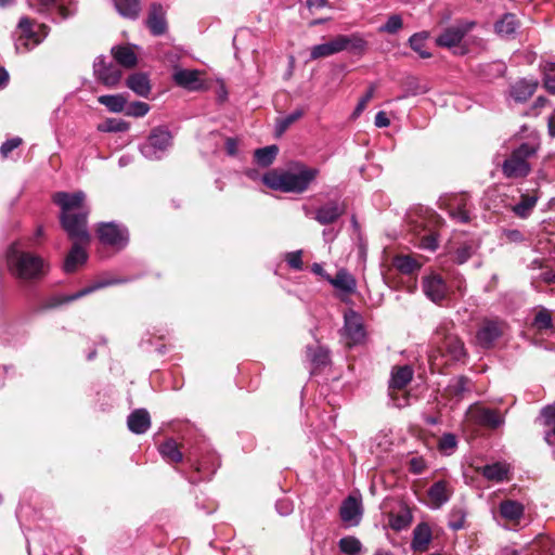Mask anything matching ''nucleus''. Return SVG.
<instances>
[{
    "label": "nucleus",
    "mask_w": 555,
    "mask_h": 555,
    "mask_svg": "<svg viewBox=\"0 0 555 555\" xmlns=\"http://www.w3.org/2000/svg\"><path fill=\"white\" fill-rule=\"evenodd\" d=\"M52 202L60 207L59 216L61 228L70 241L91 242L88 231V217L90 208L86 205V194L78 192H55Z\"/></svg>",
    "instance_id": "1"
},
{
    "label": "nucleus",
    "mask_w": 555,
    "mask_h": 555,
    "mask_svg": "<svg viewBox=\"0 0 555 555\" xmlns=\"http://www.w3.org/2000/svg\"><path fill=\"white\" fill-rule=\"evenodd\" d=\"M319 170L302 163H296L293 170H270L263 175V183L274 190L285 193H304L318 177Z\"/></svg>",
    "instance_id": "2"
},
{
    "label": "nucleus",
    "mask_w": 555,
    "mask_h": 555,
    "mask_svg": "<svg viewBox=\"0 0 555 555\" xmlns=\"http://www.w3.org/2000/svg\"><path fill=\"white\" fill-rule=\"evenodd\" d=\"M7 261L11 274L24 281H37L47 273L44 260L29 251L11 248Z\"/></svg>",
    "instance_id": "3"
},
{
    "label": "nucleus",
    "mask_w": 555,
    "mask_h": 555,
    "mask_svg": "<svg viewBox=\"0 0 555 555\" xmlns=\"http://www.w3.org/2000/svg\"><path fill=\"white\" fill-rule=\"evenodd\" d=\"M537 147L530 143H521L502 164V173L508 179H522L531 172L528 159L535 155Z\"/></svg>",
    "instance_id": "4"
},
{
    "label": "nucleus",
    "mask_w": 555,
    "mask_h": 555,
    "mask_svg": "<svg viewBox=\"0 0 555 555\" xmlns=\"http://www.w3.org/2000/svg\"><path fill=\"white\" fill-rule=\"evenodd\" d=\"M364 47L365 41L357 35H338L327 42L312 47L310 57L318 60L341 51H361Z\"/></svg>",
    "instance_id": "5"
},
{
    "label": "nucleus",
    "mask_w": 555,
    "mask_h": 555,
    "mask_svg": "<svg viewBox=\"0 0 555 555\" xmlns=\"http://www.w3.org/2000/svg\"><path fill=\"white\" fill-rule=\"evenodd\" d=\"M433 341L437 346L440 356L450 357L453 361H464L468 357L465 344L462 338L449 332L446 327H438L433 336Z\"/></svg>",
    "instance_id": "6"
},
{
    "label": "nucleus",
    "mask_w": 555,
    "mask_h": 555,
    "mask_svg": "<svg viewBox=\"0 0 555 555\" xmlns=\"http://www.w3.org/2000/svg\"><path fill=\"white\" fill-rule=\"evenodd\" d=\"M48 36V27L44 24H36L30 18L24 16L17 25V38L15 48L17 51H29L38 46Z\"/></svg>",
    "instance_id": "7"
},
{
    "label": "nucleus",
    "mask_w": 555,
    "mask_h": 555,
    "mask_svg": "<svg viewBox=\"0 0 555 555\" xmlns=\"http://www.w3.org/2000/svg\"><path fill=\"white\" fill-rule=\"evenodd\" d=\"M505 324L499 319H483L476 332V344L483 348H493L495 343L503 336Z\"/></svg>",
    "instance_id": "8"
},
{
    "label": "nucleus",
    "mask_w": 555,
    "mask_h": 555,
    "mask_svg": "<svg viewBox=\"0 0 555 555\" xmlns=\"http://www.w3.org/2000/svg\"><path fill=\"white\" fill-rule=\"evenodd\" d=\"M424 294L435 304L441 305L449 296V287L443 276L435 271L422 279Z\"/></svg>",
    "instance_id": "9"
},
{
    "label": "nucleus",
    "mask_w": 555,
    "mask_h": 555,
    "mask_svg": "<svg viewBox=\"0 0 555 555\" xmlns=\"http://www.w3.org/2000/svg\"><path fill=\"white\" fill-rule=\"evenodd\" d=\"M175 83L189 91L206 88L205 73L198 69L176 68L172 74Z\"/></svg>",
    "instance_id": "10"
},
{
    "label": "nucleus",
    "mask_w": 555,
    "mask_h": 555,
    "mask_svg": "<svg viewBox=\"0 0 555 555\" xmlns=\"http://www.w3.org/2000/svg\"><path fill=\"white\" fill-rule=\"evenodd\" d=\"M474 22L459 21L452 26L446 28L436 39L440 47L452 48L462 41V39L473 29Z\"/></svg>",
    "instance_id": "11"
},
{
    "label": "nucleus",
    "mask_w": 555,
    "mask_h": 555,
    "mask_svg": "<svg viewBox=\"0 0 555 555\" xmlns=\"http://www.w3.org/2000/svg\"><path fill=\"white\" fill-rule=\"evenodd\" d=\"M469 415L476 424L490 429H496L504 423L501 413L495 409L473 405L469 408Z\"/></svg>",
    "instance_id": "12"
},
{
    "label": "nucleus",
    "mask_w": 555,
    "mask_h": 555,
    "mask_svg": "<svg viewBox=\"0 0 555 555\" xmlns=\"http://www.w3.org/2000/svg\"><path fill=\"white\" fill-rule=\"evenodd\" d=\"M94 75L105 86H115L121 79V70L113 62H107L105 57L100 56L93 65Z\"/></svg>",
    "instance_id": "13"
},
{
    "label": "nucleus",
    "mask_w": 555,
    "mask_h": 555,
    "mask_svg": "<svg viewBox=\"0 0 555 555\" xmlns=\"http://www.w3.org/2000/svg\"><path fill=\"white\" fill-rule=\"evenodd\" d=\"M72 247L65 257L63 269L66 273H74L80 266H83L88 260V253L86 247L90 243L82 241H72Z\"/></svg>",
    "instance_id": "14"
},
{
    "label": "nucleus",
    "mask_w": 555,
    "mask_h": 555,
    "mask_svg": "<svg viewBox=\"0 0 555 555\" xmlns=\"http://www.w3.org/2000/svg\"><path fill=\"white\" fill-rule=\"evenodd\" d=\"M96 235L101 243L109 246L124 245L127 241L124 232L114 222H102L96 228Z\"/></svg>",
    "instance_id": "15"
},
{
    "label": "nucleus",
    "mask_w": 555,
    "mask_h": 555,
    "mask_svg": "<svg viewBox=\"0 0 555 555\" xmlns=\"http://www.w3.org/2000/svg\"><path fill=\"white\" fill-rule=\"evenodd\" d=\"M344 328L347 337L349 338L348 346L361 343L365 336L361 317L352 310L345 314Z\"/></svg>",
    "instance_id": "16"
},
{
    "label": "nucleus",
    "mask_w": 555,
    "mask_h": 555,
    "mask_svg": "<svg viewBox=\"0 0 555 555\" xmlns=\"http://www.w3.org/2000/svg\"><path fill=\"white\" fill-rule=\"evenodd\" d=\"M345 212V205L336 201H331L322 205L315 211L314 219L323 224L334 223Z\"/></svg>",
    "instance_id": "17"
},
{
    "label": "nucleus",
    "mask_w": 555,
    "mask_h": 555,
    "mask_svg": "<svg viewBox=\"0 0 555 555\" xmlns=\"http://www.w3.org/2000/svg\"><path fill=\"white\" fill-rule=\"evenodd\" d=\"M433 540V531L427 522H420L413 530L411 548L416 553L428 551Z\"/></svg>",
    "instance_id": "18"
},
{
    "label": "nucleus",
    "mask_w": 555,
    "mask_h": 555,
    "mask_svg": "<svg viewBox=\"0 0 555 555\" xmlns=\"http://www.w3.org/2000/svg\"><path fill=\"white\" fill-rule=\"evenodd\" d=\"M166 12L162 4L153 3L150 7L146 25L155 36L163 35L167 29Z\"/></svg>",
    "instance_id": "19"
},
{
    "label": "nucleus",
    "mask_w": 555,
    "mask_h": 555,
    "mask_svg": "<svg viewBox=\"0 0 555 555\" xmlns=\"http://www.w3.org/2000/svg\"><path fill=\"white\" fill-rule=\"evenodd\" d=\"M428 504L431 508H440L450 500L451 490L446 480H438L427 491Z\"/></svg>",
    "instance_id": "20"
},
{
    "label": "nucleus",
    "mask_w": 555,
    "mask_h": 555,
    "mask_svg": "<svg viewBox=\"0 0 555 555\" xmlns=\"http://www.w3.org/2000/svg\"><path fill=\"white\" fill-rule=\"evenodd\" d=\"M362 514L361 503L352 495L347 496L339 508V516L343 521L357 525Z\"/></svg>",
    "instance_id": "21"
},
{
    "label": "nucleus",
    "mask_w": 555,
    "mask_h": 555,
    "mask_svg": "<svg viewBox=\"0 0 555 555\" xmlns=\"http://www.w3.org/2000/svg\"><path fill=\"white\" fill-rule=\"evenodd\" d=\"M535 79H520L511 88V98L516 102H526L535 92L538 88Z\"/></svg>",
    "instance_id": "22"
},
{
    "label": "nucleus",
    "mask_w": 555,
    "mask_h": 555,
    "mask_svg": "<svg viewBox=\"0 0 555 555\" xmlns=\"http://www.w3.org/2000/svg\"><path fill=\"white\" fill-rule=\"evenodd\" d=\"M128 428L131 433L144 434L151 426V417L145 409H137L130 413L127 420Z\"/></svg>",
    "instance_id": "23"
},
{
    "label": "nucleus",
    "mask_w": 555,
    "mask_h": 555,
    "mask_svg": "<svg viewBox=\"0 0 555 555\" xmlns=\"http://www.w3.org/2000/svg\"><path fill=\"white\" fill-rule=\"evenodd\" d=\"M112 55L118 65L132 68L138 63V56L132 46H116L112 48Z\"/></svg>",
    "instance_id": "24"
},
{
    "label": "nucleus",
    "mask_w": 555,
    "mask_h": 555,
    "mask_svg": "<svg viewBox=\"0 0 555 555\" xmlns=\"http://www.w3.org/2000/svg\"><path fill=\"white\" fill-rule=\"evenodd\" d=\"M326 281H328L335 288L340 289L346 294H352L356 291V280L345 269L339 270L335 278L326 275Z\"/></svg>",
    "instance_id": "25"
},
{
    "label": "nucleus",
    "mask_w": 555,
    "mask_h": 555,
    "mask_svg": "<svg viewBox=\"0 0 555 555\" xmlns=\"http://www.w3.org/2000/svg\"><path fill=\"white\" fill-rule=\"evenodd\" d=\"M158 451L162 456L171 464H177L183 461V453L180 450L179 443L173 439L169 438L159 444Z\"/></svg>",
    "instance_id": "26"
},
{
    "label": "nucleus",
    "mask_w": 555,
    "mask_h": 555,
    "mask_svg": "<svg viewBox=\"0 0 555 555\" xmlns=\"http://www.w3.org/2000/svg\"><path fill=\"white\" fill-rule=\"evenodd\" d=\"M477 473L481 474L486 479L490 481L501 482L505 479H508V467L506 464L501 462L479 467L477 468Z\"/></svg>",
    "instance_id": "27"
},
{
    "label": "nucleus",
    "mask_w": 555,
    "mask_h": 555,
    "mask_svg": "<svg viewBox=\"0 0 555 555\" xmlns=\"http://www.w3.org/2000/svg\"><path fill=\"white\" fill-rule=\"evenodd\" d=\"M422 264L413 255H397L392 260V266L402 274H412L418 271Z\"/></svg>",
    "instance_id": "28"
},
{
    "label": "nucleus",
    "mask_w": 555,
    "mask_h": 555,
    "mask_svg": "<svg viewBox=\"0 0 555 555\" xmlns=\"http://www.w3.org/2000/svg\"><path fill=\"white\" fill-rule=\"evenodd\" d=\"M413 371L410 366H395L391 373V379L389 383V388L395 390L404 389L408 384L412 380Z\"/></svg>",
    "instance_id": "29"
},
{
    "label": "nucleus",
    "mask_w": 555,
    "mask_h": 555,
    "mask_svg": "<svg viewBox=\"0 0 555 555\" xmlns=\"http://www.w3.org/2000/svg\"><path fill=\"white\" fill-rule=\"evenodd\" d=\"M70 0H28L30 7L36 8L39 12L48 11L52 8L57 9L62 18H66L69 15V11L66 4Z\"/></svg>",
    "instance_id": "30"
},
{
    "label": "nucleus",
    "mask_w": 555,
    "mask_h": 555,
    "mask_svg": "<svg viewBox=\"0 0 555 555\" xmlns=\"http://www.w3.org/2000/svg\"><path fill=\"white\" fill-rule=\"evenodd\" d=\"M500 515L509 521H518L524 515V505L514 500H504L500 503Z\"/></svg>",
    "instance_id": "31"
},
{
    "label": "nucleus",
    "mask_w": 555,
    "mask_h": 555,
    "mask_svg": "<svg viewBox=\"0 0 555 555\" xmlns=\"http://www.w3.org/2000/svg\"><path fill=\"white\" fill-rule=\"evenodd\" d=\"M127 86L138 95L147 98L151 91V85L147 76L142 73H135L128 77Z\"/></svg>",
    "instance_id": "32"
},
{
    "label": "nucleus",
    "mask_w": 555,
    "mask_h": 555,
    "mask_svg": "<svg viewBox=\"0 0 555 555\" xmlns=\"http://www.w3.org/2000/svg\"><path fill=\"white\" fill-rule=\"evenodd\" d=\"M412 519V513L408 507L401 508L398 513H390L388 516L389 526L395 531L406 529Z\"/></svg>",
    "instance_id": "33"
},
{
    "label": "nucleus",
    "mask_w": 555,
    "mask_h": 555,
    "mask_svg": "<svg viewBox=\"0 0 555 555\" xmlns=\"http://www.w3.org/2000/svg\"><path fill=\"white\" fill-rule=\"evenodd\" d=\"M470 379L461 375L454 382L450 383L446 388V395L449 398L462 399L466 392H469Z\"/></svg>",
    "instance_id": "34"
},
{
    "label": "nucleus",
    "mask_w": 555,
    "mask_h": 555,
    "mask_svg": "<svg viewBox=\"0 0 555 555\" xmlns=\"http://www.w3.org/2000/svg\"><path fill=\"white\" fill-rule=\"evenodd\" d=\"M537 195L521 194L520 202L513 206L512 210L517 217L527 218L537 205Z\"/></svg>",
    "instance_id": "35"
},
{
    "label": "nucleus",
    "mask_w": 555,
    "mask_h": 555,
    "mask_svg": "<svg viewBox=\"0 0 555 555\" xmlns=\"http://www.w3.org/2000/svg\"><path fill=\"white\" fill-rule=\"evenodd\" d=\"M120 15L128 18H137L141 11L140 0H114Z\"/></svg>",
    "instance_id": "36"
},
{
    "label": "nucleus",
    "mask_w": 555,
    "mask_h": 555,
    "mask_svg": "<svg viewBox=\"0 0 555 555\" xmlns=\"http://www.w3.org/2000/svg\"><path fill=\"white\" fill-rule=\"evenodd\" d=\"M279 153L276 145H269L266 147L257 149L254 152L255 162L261 167L270 166Z\"/></svg>",
    "instance_id": "37"
},
{
    "label": "nucleus",
    "mask_w": 555,
    "mask_h": 555,
    "mask_svg": "<svg viewBox=\"0 0 555 555\" xmlns=\"http://www.w3.org/2000/svg\"><path fill=\"white\" fill-rule=\"evenodd\" d=\"M308 357L317 369H322L330 363V351L325 347H308Z\"/></svg>",
    "instance_id": "38"
},
{
    "label": "nucleus",
    "mask_w": 555,
    "mask_h": 555,
    "mask_svg": "<svg viewBox=\"0 0 555 555\" xmlns=\"http://www.w3.org/2000/svg\"><path fill=\"white\" fill-rule=\"evenodd\" d=\"M518 25L516 16L512 13H506L495 23V30L501 36H509L515 33Z\"/></svg>",
    "instance_id": "39"
},
{
    "label": "nucleus",
    "mask_w": 555,
    "mask_h": 555,
    "mask_svg": "<svg viewBox=\"0 0 555 555\" xmlns=\"http://www.w3.org/2000/svg\"><path fill=\"white\" fill-rule=\"evenodd\" d=\"M82 298L80 295V291L72 294V295H54L43 301L41 305L42 310H50L61 307L62 305L73 302L77 299Z\"/></svg>",
    "instance_id": "40"
},
{
    "label": "nucleus",
    "mask_w": 555,
    "mask_h": 555,
    "mask_svg": "<svg viewBox=\"0 0 555 555\" xmlns=\"http://www.w3.org/2000/svg\"><path fill=\"white\" fill-rule=\"evenodd\" d=\"M149 141L153 147L164 151L171 143V134L167 130L156 128L152 130Z\"/></svg>",
    "instance_id": "41"
},
{
    "label": "nucleus",
    "mask_w": 555,
    "mask_h": 555,
    "mask_svg": "<svg viewBox=\"0 0 555 555\" xmlns=\"http://www.w3.org/2000/svg\"><path fill=\"white\" fill-rule=\"evenodd\" d=\"M305 115L302 108H297L292 114L276 118L275 135L281 137L293 124L299 120Z\"/></svg>",
    "instance_id": "42"
},
{
    "label": "nucleus",
    "mask_w": 555,
    "mask_h": 555,
    "mask_svg": "<svg viewBox=\"0 0 555 555\" xmlns=\"http://www.w3.org/2000/svg\"><path fill=\"white\" fill-rule=\"evenodd\" d=\"M467 512L461 506H454L449 513L448 526L453 531L465 528Z\"/></svg>",
    "instance_id": "43"
},
{
    "label": "nucleus",
    "mask_w": 555,
    "mask_h": 555,
    "mask_svg": "<svg viewBox=\"0 0 555 555\" xmlns=\"http://www.w3.org/2000/svg\"><path fill=\"white\" fill-rule=\"evenodd\" d=\"M129 127V122L122 119L106 118L102 122L98 124L96 129L101 132H125Z\"/></svg>",
    "instance_id": "44"
},
{
    "label": "nucleus",
    "mask_w": 555,
    "mask_h": 555,
    "mask_svg": "<svg viewBox=\"0 0 555 555\" xmlns=\"http://www.w3.org/2000/svg\"><path fill=\"white\" fill-rule=\"evenodd\" d=\"M531 326L540 333L545 330L552 328L553 321H552L551 312L545 308H541L535 313L533 321L531 323Z\"/></svg>",
    "instance_id": "45"
},
{
    "label": "nucleus",
    "mask_w": 555,
    "mask_h": 555,
    "mask_svg": "<svg viewBox=\"0 0 555 555\" xmlns=\"http://www.w3.org/2000/svg\"><path fill=\"white\" fill-rule=\"evenodd\" d=\"M338 547L346 555H358L361 552L362 543L358 538L348 535L339 540Z\"/></svg>",
    "instance_id": "46"
},
{
    "label": "nucleus",
    "mask_w": 555,
    "mask_h": 555,
    "mask_svg": "<svg viewBox=\"0 0 555 555\" xmlns=\"http://www.w3.org/2000/svg\"><path fill=\"white\" fill-rule=\"evenodd\" d=\"M126 282H127V280H125V279H100V280L95 281L93 284L80 289V295H81V297H83V296H87V295L98 291V289H101V288H104V287H107L111 285L126 283Z\"/></svg>",
    "instance_id": "47"
},
{
    "label": "nucleus",
    "mask_w": 555,
    "mask_h": 555,
    "mask_svg": "<svg viewBox=\"0 0 555 555\" xmlns=\"http://www.w3.org/2000/svg\"><path fill=\"white\" fill-rule=\"evenodd\" d=\"M475 251L476 247L474 244L472 242H465L455 249L453 260L457 264H463L472 258Z\"/></svg>",
    "instance_id": "48"
},
{
    "label": "nucleus",
    "mask_w": 555,
    "mask_h": 555,
    "mask_svg": "<svg viewBox=\"0 0 555 555\" xmlns=\"http://www.w3.org/2000/svg\"><path fill=\"white\" fill-rule=\"evenodd\" d=\"M544 88L555 94V63L546 62L542 66Z\"/></svg>",
    "instance_id": "49"
},
{
    "label": "nucleus",
    "mask_w": 555,
    "mask_h": 555,
    "mask_svg": "<svg viewBox=\"0 0 555 555\" xmlns=\"http://www.w3.org/2000/svg\"><path fill=\"white\" fill-rule=\"evenodd\" d=\"M108 109L130 117H143L147 114L150 106H108Z\"/></svg>",
    "instance_id": "50"
},
{
    "label": "nucleus",
    "mask_w": 555,
    "mask_h": 555,
    "mask_svg": "<svg viewBox=\"0 0 555 555\" xmlns=\"http://www.w3.org/2000/svg\"><path fill=\"white\" fill-rule=\"evenodd\" d=\"M418 247L430 251L438 248V234L436 229H429L428 232L420 237Z\"/></svg>",
    "instance_id": "51"
},
{
    "label": "nucleus",
    "mask_w": 555,
    "mask_h": 555,
    "mask_svg": "<svg viewBox=\"0 0 555 555\" xmlns=\"http://www.w3.org/2000/svg\"><path fill=\"white\" fill-rule=\"evenodd\" d=\"M426 38L427 36L425 34H415L410 38V44L412 49L423 59L430 57V53L424 50Z\"/></svg>",
    "instance_id": "52"
},
{
    "label": "nucleus",
    "mask_w": 555,
    "mask_h": 555,
    "mask_svg": "<svg viewBox=\"0 0 555 555\" xmlns=\"http://www.w3.org/2000/svg\"><path fill=\"white\" fill-rule=\"evenodd\" d=\"M402 27V18L400 15L393 14L389 16L387 22L379 28L383 33L396 34Z\"/></svg>",
    "instance_id": "53"
},
{
    "label": "nucleus",
    "mask_w": 555,
    "mask_h": 555,
    "mask_svg": "<svg viewBox=\"0 0 555 555\" xmlns=\"http://www.w3.org/2000/svg\"><path fill=\"white\" fill-rule=\"evenodd\" d=\"M457 444L455 435L451 433L443 434L438 442V449L441 452L453 450Z\"/></svg>",
    "instance_id": "54"
},
{
    "label": "nucleus",
    "mask_w": 555,
    "mask_h": 555,
    "mask_svg": "<svg viewBox=\"0 0 555 555\" xmlns=\"http://www.w3.org/2000/svg\"><path fill=\"white\" fill-rule=\"evenodd\" d=\"M285 260H286L287 264L294 270L300 271L304 268L301 250L287 253Z\"/></svg>",
    "instance_id": "55"
},
{
    "label": "nucleus",
    "mask_w": 555,
    "mask_h": 555,
    "mask_svg": "<svg viewBox=\"0 0 555 555\" xmlns=\"http://www.w3.org/2000/svg\"><path fill=\"white\" fill-rule=\"evenodd\" d=\"M23 143V140L18 137L12 138L7 140L4 143H2L0 147V153L3 158L9 157V155L17 149Z\"/></svg>",
    "instance_id": "56"
},
{
    "label": "nucleus",
    "mask_w": 555,
    "mask_h": 555,
    "mask_svg": "<svg viewBox=\"0 0 555 555\" xmlns=\"http://www.w3.org/2000/svg\"><path fill=\"white\" fill-rule=\"evenodd\" d=\"M541 415L545 427L555 425V404L546 405L542 409Z\"/></svg>",
    "instance_id": "57"
},
{
    "label": "nucleus",
    "mask_w": 555,
    "mask_h": 555,
    "mask_svg": "<svg viewBox=\"0 0 555 555\" xmlns=\"http://www.w3.org/2000/svg\"><path fill=\"white\" fill-rule=\"evenodd\" d=\"M426 469V463L423 457H412L409 461V470L412 474L420 475Z\"/></svg>",
    "instance_id": "58"
},
{
    "label": "nucleus",
    "mask_w": 555,
    "mask_h": 555,
    "mask_svg": "<svg viewBox=\"0 0 555 555\" xmlns=\"http://www.w3.org/2000/svg\"><path fill=\"white\" fill-rule=\"evenodd\" d=\"M450 215L454 219H457L462 223H468L470 221L469 212L463 207H451Z\"/></svg>",
    "instance_id": "59"
},
{
    "label": "nucleus",
    "mask_w": 555,
    "mask_h": 555,
    "mask_svg": "<svg viewBox=\"0 0 555 555\" xmlns=\"http://www.w3.org/2000/svg\"><path fill=\"white\" fill-rule=\"evenodd\" d=\"M99 102L100 104H127V99L122 94L101 95Z\"/></svg>",
    "instance_id": "60"
},
{
    "label": "nucleus",
    "mask_w": 555,
    "mask_h": 555,
    "mask_svg": "<svg viewBox=\"0 0 555 555\" xmlns=\"http://www.w3.org/2000/svg\"><path fill=\"white\" fill-rule=\"evenodd\" d=\"M375 126L378 128L388 127L390 125V119L388 117V114L384 111H380L375 116Z\"/></svg>",
    "instance_id": "61"
},
{
    "label": "nucleus",
    "mask_w": 555,
    "mask_h": 555,
    "mask_svg": "<svg viewBox=\"0 0 555 555\" xmlns=\"http://www.w3.org/2000/svg\"><path fill=\"white\" fill-rule=\"evenodd\" d=\"M375 90H376L375 86H370L366 89L365 93L359 98L358 104H367V102L373 100Z\"/></svg>",
    "instance_id": "62"
},
{
    "label": "nucleus",
    "mask_w": 555,
    "mask_h": 555,
    "mask_svg": "<svg viewBox=\"0 0 555 555\" xmlns=\"http://www.w3.org/2000/svg\"><path fill=\"white\" fill-rule=\"evenodd\" d=\"M224 149L227 153L231 156L236 155L237 153V142L233 138H228L224 143Z\"/></svg>",
    "instance_id": "63"
},
{
    "label": "nucleus",
    "mask_w": 555,
    "mask_h": 555,
    "mask_svg": "<svg viewBox=\"0 0 555 555\" xmlns=\"http://www.w3.org/2000/svg\"><path fill=\"white\" fill-rule=\"evenodd\" d=\"M547 429L544 433V440L548 446L555 444V424L553 426L546 427Z\"/></svg>",
    "instance_id": "64"
}]
</instances>
